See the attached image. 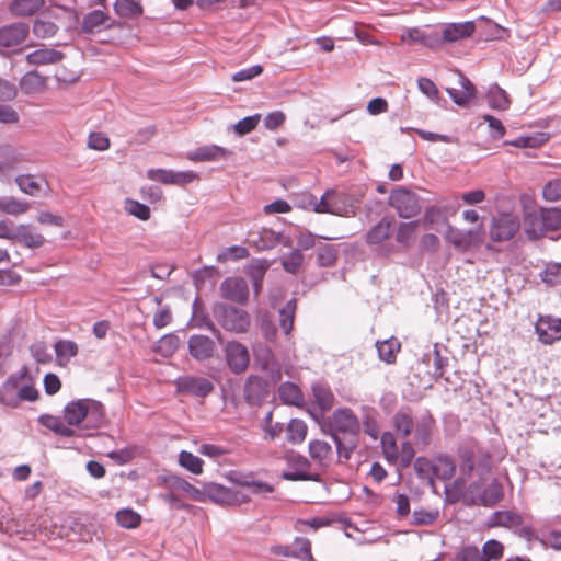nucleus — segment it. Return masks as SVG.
<instances>
[{"mask_svg": "<svg viewBox=\"0 0 561 561\" xmlns=\"http://www.w3.org/2000/svg\"><path fill=\"white\" fill-rule=\"evenodd\" d=\"M388 205L394 208L398 216L403 219L415 217L422 209L419 195L405 186L391 190Z\"/></svg>", "mask_w": 561, "mask_h": 561, "instance_id": "obj_6", "label": "nucleus"}, {"mask_svg": "<svg viewBox=\"0 0 561 561\" xmlns=\"http://www.w3.org/2000/svg\"><path fill=\"white\" fill-rule=\"evenodd\" d=\"M56 357L59 360H69L78 354V345L71 340H59L54 345Z\"/></svg>", "mask_w": 561, "mask_h": 561, "instance_id": "obj_48", "label": "nucleus"}, {"mask_svg": "<svg viewBox=\"0 0 561 561\" xmlns=\"http://www.w3.org/2000/svg\"><path fill=\"white\" fill-rule=\"evenodd\" d=\"M30 26L25 22H14L0 27V47L15 48L28 36Z\"/></svg>", "mask_w": 561, "mask_h": 561, "instance_id": "obj_12", "label": "nucleus"}, {"mask_svg": "<svg viewBox=\"0 0 561 561\" xmlns=\"http://www.w3.org/2000/svg\"><path fill=\"white\" fill-rule=\"evenodd\" d=\"M379 412L369 405L362 407V423L364 433L371 439L376 440L380 434Z\"/></svg>", "mask_w": 561, "mask_h": 561, "instance_id": "obj_25", "label": "nucleus"}, {"mask_svg": "<svg viewBox=\"0 0 561 561\" xmlns=\"http://www.w3.org/2000/svg\"><path fill=\"white\" fill-rule=\"evenodd\" d=\"M294 558L302 561H313L311 543L307 538H297L294 542Z\"/></svg>", "mask_w": 561, "mask_h": 561, "instance_id": "obj_60", "label": "nucleus"}, {"mask_svg": "<svg viewBox=\"0 0 561 561\" xmlns=\"http://www.w3.org/2000/svg\"><path fill=\"white\" fill-rule=\"evenodd\" d=\"M380 445L385 458L390 462H396L399 458V448L396 436L392 432H383L380 436Z\"/></svg>", "mask_w": 561, "mask_h": 561, "instance_id": "obj_40", "label": "nucleus"}, {"mask_svg": "<svg viewBox=\"0 0 561 561\" xmlns=\"http://www.w3.org/2000/svg\"><path fill=\"white\" fill-rule=\"evenodd\" d=\"M524 518L522 515L511 512V511H496L492 514L490 519L491 526H502V527H515L520 528L522 533L529 535L531 533L530 526H523Z\"/></svg>", "mask_w": 561, "mask_h": 561, "instance_id": "obj_19", "label": "nucleus"}, {"mask_svg": "<svg viewBox=\"0 0 561 561\" xmlns=\"http://www.w3.org/2000/svg\"><path fill=\"white\" fill-rule=\"evenodd\" d=\"M520 228L518 216L512 213H500L492 218L490 238L494 242L508 241L515 237Z\"/></svg>", "mask_w": 561, "mask_h": 561, "instance_id": "obj_8", "label": "nucleus"}, {"mask_svg": "<svg viewBox=\"0 0 561 561\" xmlns=\"http://www.w3.org/2000/svg\"><path fill=\"white\" fill-rule=\"evenodd\" d=\"M456 463L448 455H438L433 460V476L440 480H449L454 477Z\"/></svg>", "mask_w": 561, "mask_h": 561, "instance_id": "obj_32", "label": "nucleus"}, {"mask_svg": "<svg viewBox=\"0 0 561 561\" xmlns=\"http://www.w3.org/2000/svg\"><path fill=\"white\" fill-rule=\"evenodd\" d=\"M417 226V220L401 222L397 229L396 241L400 244H408L411 238L415 234Z\"/></svg>", "mask_w": 561, "mask_h": 561, "instance_id": "obj_57", "label": "nucleus"}, {"mask_svg": "<svg viewBox=\"0 0 561 561\" xmlns=\"http://www.w3.org/2000/svg\"><path fill=\"white\" fill-rule=\"evenodd\" d=\"M297 308V299H289L285 306L279 310V325L284 334H290L294 328L295 313Z\"/></svg>", "mask_w": 561, "mask_h": 561, "instance_id": "obj_39", "label": "nucleus"}, {"mask_svg": "<svg viewBox=\"0 0 561 561\" xmlns=\"http://www.w3.org/2000/svg\"><path fill=\"white\" fill-rule=\"evenodd\" d=\"M117 524L126 529L136 528L141 523V516L131 508H123L116 513Z\"/></svg>", "mask_w": 561, "mask_h": 561, "instance_id": "obj_47", "label": "nucleus"}, {"mask_svg": "<svg viewBox=\"0 0 561 561\" xmlns=\"http://www.w3.org/2000/svg\"><path fill=\"white\" fill-rule=\"evenodd\" d=\"M535 332L541 343L550 345L561 339V319L540 317L535 325Z\"/></svg>", "mask_w": 561, "mask_h": 561, "instance_id": "obj_14", "label": "nucleus"}, {"mask_svg": "<svg viewBox=\"0 0 561 561\" xmlns=\"http://www.w3.org/2000/svg\"><path fill=\"white\" fill-rule=\"evenodd\" d=\"M261 119V114L256 113L241 118L233 125V130L238 136H244L256 128Z\"/></svg>", "mask_w": 561, "mask_h": 561, "instance_id": "obj_55", "label": "nucleus"}, {"mask_svg": "<svg viewBox=\"0 0 561 561\" xmlns=\"http://www.w3.org/2000/svg\"><path fill=\"white\" fill-rule=\"evenodd\" d=\"M376 348L380 360L387 364H393L396 363L397 354L401 348V343L398 339L391 336L383 341H377Z\"/></svg>", "mask_w": 561, "mask_h": 561, "instance_id": "obj_31", "label": "nucleus"}, {"mask_svg": "<svg viewBox=\"0 0 561 561\" xmlns=\"http://www.w3.org/2000/svg\"><path fill=\"white\" fill-rule=\"evenodd\" d=\"M64 420L68 425L83 423V430H99L105 424L104 405L94 399L82 398L69 401L64 407Z\"/></svg>", "mask_w": 561, "mask_h": 561, "instance_id": "obj_3", "label": "nucleus"}, {"mask_svg": "<svg viewBox=\"0 0 561 561\" xmlns=\"http://www.w3.org/2000/svg\"><path fill=\"white\" fill-rule=\"evenodd\" d=\"M504 496L503 486L493 479L481 492L480 495L471 500L473 505L493 506L497 504Z\"/></svg>", "mask_w": 561, "mask_h": 561, "instance_id": "obj_22", "label": "nucleus"}, {"mask_svg": "<svg viewBox=\"0 0 561 561\" xmlns=\"http://www.w3.org/2000/svg\"><path fill=\"white\" fill-rule=\"evenodd\" d=\"M542 196L548 202H557L561 199V176L549 180L543 188Z\"/></svg>", "mask_w": 561, "mask_h": 561, "instance_id": "obj_59", "label": "nucleus"}, {"mask_svg": "<svg viewBox=\"0 0 561 561\" xmlns=\"http://www.w3.org/2000/svg\"><path fill=\"white\" fill-rule=\"evenodd\" d=\"M270 394L268 382L265 378L257 375H250L243 387V397L251 407H259L266 401Z\"/></svg>", "mask_w": 561, "mask_h": 561, "instance_id": "obj_10", "label": "nucleus"}, {"mask_svg": "<svg viewBox=\"0 0 561 561\" xmlns=\"http://www.w3.org/2000/svg\"><path fill=\"white\" fill-rule=\"evenodd\" d=\"M304 261V255L298 249H294L293 251L284 254L280 259V264L283 268L290 273L296 274L301 266Z\"/></svg>", "mask_w": 561, "mask_h": 561, "instance_id": "obj_50", "label": "nucleus"}, {"mask_svg": "<svg viewBox=\"0 0 561 561\" xmlns=\"http://www.w3.org/2000/svg\"><path fill=\"white\" fill-rule=\"evenodd\" d=\"M316 254V264L319 267H333L339 260V245L332 243L319 244Z\"/></svg>", "mask_w": 561, "mask_h": 561, "instance_id": "obj_29", "label": "nucleus"}, {"mask_svg": "<svg viewBox=\"0 0 561 561\" xmlns=\"http://www.w3.org/2000/svg\"><path fill=\"white\" fill-rule=\"evenodd\" d=\"M215 350L216 344L209 336L194 334L188 339V353L198 362H204L213 357Z\"/></svg>", "mask_w": 561, "mask_h": 561, "instance_id": "obj_16", "label": "nucleus"}, {"mask_svg": "<svg viewBox=\"0 0 561 561\" xmlns=\"http://www.w3.org/2000/svg\"><path fill=\"white\" fill-rule=\"evenodd\" d=\"M540 280L549 287L561 285V262H547L539 273Z\"/></svg>", "mask_w": 561, "mask_h": 561, "instance_id": "obj_38", "label": "nucleus"}, {"mask_svg": "<svg viewBox=\"0 0 561 561\" xmlns=\"http://www.w3.org/2000/svg\"><path fill=\"white\" fill-rule=\"evenodd\" d=\"M454 561H482V559L478 547L468 545L456 552Z\"/></svg>", "mask_w": 561, "mask_h": 561, "instance_id": "obj_64", "label": "nucleus"}, {"mask_svg": "<svg viewBox=\"0 0 561 561\" xmlns=\"http://www.w3.org/2000/svg\"><path fill=\"white\" fill-rule=\"evenodd\" d=\"M486 99L489 106L493 110L506 111L511 105L507 92L496 83L489 88Z\"/></svg>", "mask_w": 561, "mask_h": 561, "instance_id": "obj_35", "label": "nucleus"}, {"mask_svg": "<svg viewBox=\"0 0 561 561\" xmlns=\"http://www.w3.org/2000/svg\"><path fill=\"white\" fill-rule=\"evenodd\" d=\"M478 445L466 446L459 449L460 472L466 477H471L476 469Z\"/></svg>", "mask_w": 561, "mask_h": 561, "instance_id": "obj_37", "label": "nucleus"}, {"mask_svg": "<svg viewBox=\"0 0 561 561\" xmlns=\"http://www.w3.org/2000/svg\"><path fill=\"white\" fill-rule=\"evenodd\" d=\"M408 38L412 43H419L422 46L433 48L439 44V36L434 33H427L419 28H411L408 31Z\"/></svg>", "mask_w": 561, "mask_h": 561, "instance_id": "obj_41", "label": "nucleus"}, {"mask_svg": "<svg viewBox=\"0 0 561 561\" xmlns=\"http://www.w3.org/2000/svg\"><path fill=\"white\" fill-rule=\"evenodd\" d=\"M484 228L483 225L470 228L468 230H460L448 225L445 233L446 240L454 245V248L468 251L471 248L478 247L483 241Z\"/></svg>", "mask_w": 561, "mask_h": 561, "instance_id": "obj_9", "label": "nucleus"}, {"mask_svg": "<svg viewBox=\"0 0 561 561\" xmlns=\"http://www.w3.org/2000/svg\"><path fill=\"white\" fill-rule=\"evenodd\" d=\"M439 222L449 225L445 209L436 205L428 206L424 213L425 229H433Z\"/></svg>", "mask_w": 561, "mask_h": 561, "instance_id": "obj_46", "label": "nucleus"}, {"mask_svg": "<svg viewBox=\"0 0 561 561\" xmlns=\"http://www.w3.org/2000/svg\"><path fill=\"white\" fill-rule=\"evenodd\" d=\"M392 427L400 437L407 438L413 433L417 447L426 448L432 443L436 430V420L430 410L413 416L409 405L401 407L392 416Z\"/></svg>", "mask_w": 561, "mask_h": 561, "instance_id": "obj_2", "label": "nucleus"}, {"mask_svg": "<svg viewBox=\"0 0 561 561\" xmlns=\"http://www.w3.org/2000/svg\"><path fill=\"white\" fill-rule=\"evenodd\" d=\"M221 296L237 304H245L249 298V286L242 277H227L220 284Z\"/></svg>", "mask_w": 561, "mask_h": 561, "instance_id": "obj_13", "label": "nucleus"}, {"mask_svg": "<svg viewBox=\"0 0 561 561\" xmlns=\"http://www.w3.org/2000/svg\"><path fill=\"white\" fill-rule=\"evenodd\" d=\"M226 363L231 373L239 375L247 370L250 363L248 348L238 341H230L225 346Z\"/></svg>", "mask_w": 561, "mask_h": 561, "instance_id": "obj_11", "label": "nucleus"}, {"mask_svg": "<svg viewBox=\"0 0 561 561\" xmlns=\"http://www.w3.org/2000/svg\"><path fill=\"white\" fill-rule=\"evenodd\" d=\"M15 183L19 188L27 195L36 196L41 191V185L35 181L32 174H21L15 178Z\"/></svg>", "mask_w": 561, "mask_h": 561, "instance_id": "obj_54", "label": "nucleus"}, {"mask_svg": "<svg viewBox=\"0 0 561 561\" xmlns=\"http://www.w3.org/2000/svg\"><path fill=\"white\" fill-rule=\"evenodd\" d=\"M14 241L20 242L26 248L37 249L45 243L43 234L35 231L31 225H19L16 226V232Z\"/></svg>", "mask_w": 561, "mask_h": 561, "instance_id": "obj_24", "label": "nucleus"}, {"mask_svg": "<svg viewBox=\"0 0 561 561\" xmlns=\"http://www.w3.org/2000/svg\"><path fill=\"white\" fill-rule=\"evenodd\" d=\"M332 194L333 190H327L319 201L312 196L313 210L318 214L340 213L331 203Z\"/></svg>", "mask_w": 561, "mask_h": 561, "instance_id": "obj_56", "label": "nucleus"}, {"mask_svg": "<svg viewBox=\"0 0 561 561\" xmlns=\"http://www.w3.org/2000/svg\"><path fill=\"white\" fill-rule=\"evenodd\" d=\"M433 355H434L433 376L437 380V379L442 378L443 375L445 374V370L449 364V359L447 356H443L440 354V346L438 343L434 344Z\"/></svg>", "mask_w": 561, "mask_h": 561, "instance_id": "obj_61", "label": "nucleus"}, {"mask_svg": "<svg viewBox=\"0 0 561 561\" xmlns=\"http://www.w3.org/2000/svg\"><path fill=\"white\" fill-rule=\"evenodd\" d=\"M523 225L528 240L538 241L548 232L561 229V209L540 207L538 210H528L524 214Z\"/></svg>", "mask_w": 561, "mask_h": 561, "instance_id": "obj_4", "label": "nucleus"}, {"mask_svg": "<svg viewBox=\"0 0 561 561\" xmlns=\"http://www.w3.org/2000/svg\"><path fill=\"white\" fill-rule=\"evenodd\" d=\"M126 209L130 215L137 217L140 220H148L150 218L149 206L138 201L127 198Z\"/></svg>", "mask_w": 561, "mask_h": 561, "instance_id": "obj_62", "label": "nucleus"}, {"mask_svg": "<svg viewBox=\"0 0 561 561\" xmlns=\"http://www.w3.org/2000/svg\"><path fill=\"white\" fill-rule=\"evenodd\" d=\"M259 328L264 336V339L268 342H274L277 335V329L274 321L271 319L268 314H263L259 319Z\"/></svg>", "mask_w": 561, "mask_h": 561, "instance_id": "obj_63", "label": "nucleus"}, {"mask_svg": "<svg viewBox=\"0 0 561 561\" xmlns=\"http://www.w3.org/2000/svg\"><path fill=\"white\" fill-rule=\"evenodd\" d=\"M203 501L209 500L217 504L229 505L232 495V489L216 482L205 483L202 489Z\"/></svg>", "mask_w": 561, "mask_h": 561, "instance_id": "obj_23", "label": "nucleus"}, {"mask_svg": "<svg viewBox=\"0 0 561 561\" xmlns=\"http://www.w3.org/2000/svg\"><path fill=\"white\" fill-rule=\"evenodd\" d=\"M504 546L495 540V539H489L484 545L482 546L481 559L482 561H490V560H497L503 556Z\"/></svg>", "mask_w": 561, "mask_h": 561, "instance_id": "obj_53", "label": "nucleus"}, {"mask_svg": "<svg viewBox=\"0 0 561 561\" xmlns=\"http://www.w3.org/2000/svg\"><path fill=\"white\" fill-rule=\"evenodd\" d=\"M394 217L383 216L376 225H374L365 236V242L368 245H377L388 239L393 231Z\"/></svg>", "mask_w": 561, "mask_h": 561, "instance_id": "obj_18", "label": "nucleus"}, {"mask_svg": "<svg viewBox=\"0 0 561 561\" xmlns=\"http://www.w3.org/2000/svg\"><path fill=\"white\" fill-rule=\"evenodd\" d=\"M417 88L424 95H426L435 104L443 105V103H447L446 99L440 96L439 91L432 79L426 77L419 78Z\"/></svg>", "mask_w": 561, "mask_h": 561, "instance_id": "obj_42", "label": "nucleus"}, {"mask_svg": "<svg viewBox=\"0 0 561 561\" xmlns=\"http://www.w3.org/2000/svg\"><path fill=\"white\" fill-rule=\"evenodd\" d=\"M308 449L310 458L320 466L327 465L332 456V447L324 440H310Z\"/></svg>", "mask_w": 561, "mask_h": 561, "instance_id": "obj_36", "label": "nucleus"}, {"mask_svg": "<svg viewBox=\"0 0 561 561\" xmlns=\"http://www.w3.org/2000/svg\"><path fill=\"white\" fill-rule=\"evenodd\" d=\"M476 31L474 21L454 22L446 24L439 41L454 43L470 37Z\"/></svg>", "mask_w": 561, "mask_h": 561, "instance_id": "obj_17", "label": "nucleus"}, {"mask_svg": "<svg viewBox=\"0 0 561 561\" xmlns=\"http://www.w3.org/2000/svg\"><path fill=\"white\" fill-rule=\"evenodd\" d=\"M30 204L15 197H0V211L8 215H20L28 210Z\"/></svg>", "mask_w": 561, "mask_h": 561, "instance_id": "obj_45", "label": "nucleus"}, {"mask_svg": "<svg viewBox=\"0 0 561 561\" xmlns=\"http://www.w3.org/2000/svg\"><path fill=\"white\" fill-rule=\"evenodd\" d=\"M179 463L194 474L203 472V460L191 451L182 450L179 455Z\"/></svg>", "mask_w": 561, "mask_h": 561, "instance_id": "obj_49", "label": "nucleus"}, {"mask_svg": "<svg viewBox=\"0 0 561 561\" xmlns=\"http://www.w3.org/2000/svg\"><path fill=\"white\" fill-rule=\"evenodd\" d=\"M165 481L168 483H170L171 485L186 492L190 495V497L193 499L194 501H203L202 490L196 488L195 485H193L185 479H183L179 476L172 474V476H169L165 479Z\"/></svg>", "mask_w": 561, "mask_h": 561, "instance_id": "obj_43", "label": "nucleus"}, {"mask_svg": "<svg viewBox=\"0 0 561 561\" xmlns=\"http://www.w3.org/2000/svg\"><path fill=\"white\" fill-rule=\"evenodd\" d=\"M44 0H12L9 3V11L14 16H31L43 5Z\"/></svg>", "mask_w": 561, "mask_h": 561, "instance_id": "obj_34", "label": "nucleus"}, {"mask_svg": "<svg viewBox=\"0 0 561 561\" xmlns=\"http://www.w3.org/2000/svg\"><path fill=\"white\" fill-rule=\"evenodd\" d=\"M230 156V151L218 145H205L197 147L194 151L190 152L187 158L191 161H216L225 159Z\"/></svg>", "mask_w": 561, "mask_h": 561, "instance_id": "obj_21", "label": "nucleus"}, {"mask_svg": "<svg viewBox=\"0 0 561 561\" xmlns=\"http://www.w3.org/2000/svg\"><path fill=\"white\" fill-rule=\"evenodd\" d=\"M114 12L121 19H137L144 13L141 3L137 0H115Z\"/></svg>", "mask_w": 561, "mask_h": 561, "instance_id": "obj_33", "label": "nucleus"}, {"mask_svg": "<svg viewBox=\"0 0 561 561\" xmlns=\"http://www.w3.org/2000/svg\"><path fill=\"white\" fill-rule=\"evenodd\" d=\"M278 396L283 403L293 407H302L304 393L299 386L291 381H285L278 387Z\"/></svg>", "mask_w": 561, "mask_h": 561, "instance_id": "obj_26", "label": "nucleus"}, {"mask_svg": "<svg viewBox=\"0 0 561 561\" xmlns=\"http://www.w3.org/2000/svg\"><path fill=\"white\" fill-rule=\"evenodd\" d=\"M108 13L101 9H93L83 14L80 32L85 35H98L106 31Z\"/></svg>", "mask_w": 561, "mask_h": 561, "instance_id": "obj_15", "label": "nucleus"}, {"mask_svg": "<svg viewBox=\"0 0 561 561\" xmlns=\"http://www.w3.org/2000/svg\"><path fill=\"white\" fill-rule=\"evenodd\" d=\"M58 31V26L51 21L35 20L33 24V34L39 38L53 37Z\"/></svg>", "mask_w": 561, "mask_h": 561, "instance_id": "obj_58", "label": "nucleus"}, {"mask_svg": "<svg viewBox=\"0 0 561 561\" xmlns=\"http://www.w3.org/2000/svg\"><path fill=\"white\" fill-rule=\"evenodd\" d=\"M433 308L436 311L437 317L440 319L443 317H448L449 313V298L448 294L443 289H437L432 294L431 297Z\"/></svg>", "mask_w": 561, "mask_h": 561, "instance_id": "obj_51", "label": "nucleus"}, {"mask_svg": "<svg viewBox=\"0 0 561 561\" xmlns=\"http://www.w3.org/2000/svg\"><path fill=\"white\" fill-rule=\"evenodd\" d=\"M20 88L27 95L42 92L46 87V78L36 70L27 71L20 79Z\"/></svg>", "mask_w": 561, "mask_h": 561, "instance_id": "obj_28", "label": "nucleus"}, {"mask_svg": "<svg viewBox=\"0 0 561 561\" xmlns=\"http://www.w3.org/2000/svg\"><path fill=\"white\" fill-rule=\"evenodd\" d=\"M174 386L178 394L201 399L208 397L215 389L214 383L208 378L195 375L179 376L174 380Z\"/></svg>", "mask_w": 561, "mask_h": 561, "instance_id": "obj_7", "label": "nucleus"}, {"mask_svg": "<svg viewBox=\"0 0 561 561\" xmlns=\"http://www.w3.org/2000/svg\"><path fill=\"white\" fill-rule=\"evenodd\" d=\"M30 65L57 64L64 59V53L53 48L35 49L26 55Z\"/></svg>", "mask_w": 561, "mask_h": 561, "instance_id": "obj_27", "label": "nucleus"}, {"mask_svg": "<svg viewBox=\"0 0 561 561\" xmlns=\"http://www.w3.org/2000/svg\"><path fill=\"white\" fill-rule=\"evenodd\" d=\"M307 424L299 419H291L287 425V440L291 444H300L307 435Z\"/></svg>", "mask_w": 561, "mask_h": 561, "instance_id": "obj_44", "label": "nucleus"}, {"mask_svg": "<svg viewBox=\"0 0 561 561\" xmlns=\"http://www.w3.org/2000/svg\"><path fill=\"white\" fill-rule=\"evenodd\" d=\"M313 403L319 408L321 413L332 409L335 397L330 386L324 381H314L311 385Z\"/></svg>", "mask_w": 561, "mask_h": 561, "instance_id": "obj_20", "label": "nucleus"}, {"mask_svg": "<svg viewBox=\"0 0 561 561\" xmlns=\"http://www.w3.org/2000/svg\"><path fill=\"white\" fill-rule=\"evenodd\" d=\"M324 432L335 444L339 459L347 461L359 443L360 422L350 408L336 409L328 419Z\"/></svg>", "mask_w": 561, "mask_h": 561, "instance_id": "obj_1", "label": "nucleus"}, {"mask_svg": "<svg viewBox=\"0 0 561 561\" xmlns=\"http://www.w3.org/2000/svg\"><path fill=\"white\" fill-rule=\"evenodd\" d=\"M211 311L216 321L226 331L245 333L249 330L251 318L245 310L224 302H216Z\"/></svg>", "mask_w": 561, "mask_h": 561, "instance_id": "obj_5", "label": "nucleus"}, {"mask_svg": "<svg viewBox=\"0 0 561 561\" xmlns=\"http://www.w3.org/2000/svg\"><path fill=\"white\" fill-rule=\"evenodd\" d=\"M550 138L548 133L537 131L529 135L519 136L513 140H505V146H513L517 148H538L546 144Z\"/></svg>", "mask_w": 561, "mask_h": 561, "instance_id": "obj_30", "label": "nucleus"}, {"mask_svg": "<svg viewBox=\"0 0 561 561\" xmlns=\"http://www.w3.org/2000/svg\"><path fill=\"white\" fill-rule=\"evenodd\" d=\"M492 455L489 449L478 445L476 469L480 477L491 472Z\"/></svg>", "mask_w": 561, "mask_h": 561, "instance_id": "obj_52", "label": "nucleus"}]
</instances>
